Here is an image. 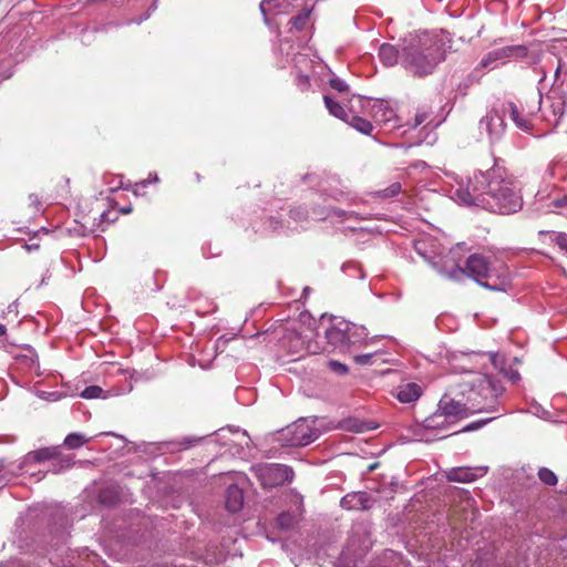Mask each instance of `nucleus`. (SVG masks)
Segmentation results:
<instances>
[{"mask_svg": "<svg viewBox=\"0 0 567 567\" xmlns=\"http://www.w3.org/2000/svg\"><path fill=\"white\" fill-rule=\"evenodd\" d=\"M296 84L301 91H307L310 86L309 76L306 74H298L296 78Z\"/></svg>", "mask_w": 567, "mask_h": 567, "instance_id": "32", "label": "nucleus"}, {"mask_svg": "<svg viewBox=\"0 0 567 567\" xmlns=\"http://www.w3.org/2000/svg\"><path fill=\"white\" fill-rule=\"evenodd\" d=\"M402 190V185L399 182L392 183L384 189L379 190L377 194L380 198L386 199L399 195Z\"/></svg>", "mask_w": 567, "mask_h": 567, "instance_id": "26", "label": "nucleus"}, {"mask_svg": "<svg viewBox=\"0 0 567 567\" xmlns=\"http://www.w3.org/2000/svg\"><path fill=\"white\" fill-rule=\"evenodd\" d=\"M310 17V10L305 9L298 16L293 17L290 22L293 28L298 31L302 30L306 27L307 21Z\"/></svg>", "mask_w": 567, "mask_h": 567, "instance_id": "27", "label": "nucleus"}, {"mask_svg": "<svg viewBox=\"0 0 567 567\" xmlns=\"http://www.w3.org/2000/svg\"><path fill=\"white\" fill-rule=\"evenodd\" d=\"M422 395V388L414 382L401 384L396 389V399L402 403L415 402Z\"/></svg>", "mask_w": 567, "mask_h": 567, "instance_id": "15", "label": "nucleus"}, {"mask_svg": "<svg viewBox=\"0 0 567 567\" xmlns=\"http://www.w3.org/2000/svg\"><path fill=\"white\" fill-rule=\"evenodd\" d=\"M29 200H30L31 205L35 206V208H37V209L39 208L40 200H39V198H38V196H37V195L31 194V195L29 196Z\"/></svg>", "mask_w": 567, "mask_h": 567, "instance_id": "43", "label": "nucleus"}, {"mask_svg": "<svg viewBox=\"0 0 567 567\" xmlns=\"http://www.w3.org/2000/svg\"><path fill=\"white\" fill-rule=\"evenodd\" d=\"M346 429L354 431V432H362V426L357 423L352 424L351 420L347 421Z\"/></svg>", "mask_w": 567, "mask_h": 567, "instance_id": "41", "label": "nucleus"}, {"mask_svg": "<svg viewBox=\"0 0 567 567\" xmlns=\"http://www.w3.org/2000/svg\"><path fill=\"white\" fill-rule=\"evenodd\" d=\"M244 504L243 491L235 484L230 485L226 489L225 506L228 512L237 513L241 509Z\"/></svg>", "mask_w": 567, "mask_h": 567, "instance_id": "16", "label": "nucleus"}, {"mask_svg": "<svg viewBox=\"0 0 567 567\" xmlns=\"http://www.w3.org/2000/svg\"><path fill=\"white\" fill-rule=\"evenodd\" d=\"M559 71H560V66L558 65V66L556 68V70H555V78H557V76H558Z\"/></svg>", "mask_w": 567, "mask_h": 567, "instance_id": "45", "label": "nucleus"}, {"mask_svg": "<svg viewBox=\"0 0 567 567\" xmlns=\"http://www.w3.org/2000/svg\"><path fill=\"white\" fill-rule=\"evenodd\" d=\"M341 506L346 509H365V497L363 493L348 494L341 499Z\"/></svg>", "mask_w": 567, "mask_h": 567, "instance_id": "18", "label": "nucleus"}, {"mask_svg": "<svg viewBox=\"0 0 567 567\" xmlns=\"http://www.w3.org/2000/svg\"><path fill=\"white\" fill-rule=\"evenodd\" d=\"M30 457H32L35 462H44L48 460H55L61 456V452L59 447H43L37 451L31 452Z\"/></svg>", "mask_w": 567, "mask_h": 567, "instance_id": "20", "label": "nucleus"}, {"mask_svg": "<svg viewBox=\"0 0 567 567\" xmlns=\"http://www.w3.org/2000/svg\"><path fill=\"white\" fill-rule=\"evenodd\" d=\"M481 131H485L492 142L498 141L505 133L506 124L504 116L496 112H491L480 122Z\"/></svg>", "mask_w": 567, "mask_h": 567, "instance_id": "10", "label": "nucleus"}, {"mask_svg": "<svg viewBox=\"0 0 567 567\" xmlns=\"http://www.w3.org/2000/svg\"><path fill=\"white\" fill-rule=\"evenodd\" d=\"M547 102H549V105L544 106L542 109L544 118L549 124L558 125V123L560 122V120L565 113L566 101L563 96H553V97H548Z\"/></svg>", "mask_w": 567, "mask_h": 567, "instance_id": "13", "label": "nucleus"}, {"mask_svg": "<svg viewBox=\"0 0 567 567\" xmlns=\"http://www.w3.org/2000/svg\"><path fill=\"white\" fill-rule=\"evenodd\" d=\"M504 375L509 379L512 382H516L519 380V373L513 369L504 370Z\"/></svg>", "mask_w": 567, "mask_h": 567, "instance_id": "35", "label": "nucleus"}, {"mask_svg": "<svg viewBox=\"0 0 567 567\" xmlns=\"http://www.w3.org/2000/svg\"><path fill=\"white\" fill-rule=\"evenodd\" d=\"M465 274L489 290L505 291L509 285L504 265L497 266L481 254L471 255L465 261V268L456 266L451 278L458 279Z\"/></svg>", "mask_w": 567, "mask_h": 567, "instance_id": "3", "label": "nucleus"}, {"mask_svg": "<svg viewBox=\"0 0 567 567\" xmlns=\"http://www.w3.org/2000/svg\"><path fill=\"white\" fill-rule=\"evenodd\" d=\"M553 241L564 251L567 252V234L558 233L555 234Z\"/></svg>", "mask_w": 567, "mask_h": 567, "instance_id": "30", "label": "nucleus"}, {"mask_svg": "<svg viewBox=\"0 0 567 567\" xmlns=\"http://www.w3.org/2000/svg\"><path fill=\"white\" fill-rule=\"evenodd\" d=\"M545 78H546V74L544 73L542 79H540V83H544L545 82Z\"/></svg>", "mask_w": 567, "mask_h": 567, "instance_id": "46", "label": "nucleus"}, {"mask_svg": "<svg viewBox=\"0 0 567 567\" xmlns=\"http://www.w3.org/2000/svg\"><path fill=\"white\" fill-rule=\"evenodd\" d=\"M298 522V517L289 512L279 514L276 519L277 527L285 532L291 530Z\"/></svg>", "mask_w": 567, "mask_h": 567, "instance_id": "22", "label": "nucleus"}, {"mask_svg": "<svg viewBox=\"0 0 567 567\" xmlns=\"http://www.w3.org/2000/svg\"><path fill=\"white\" fill-rule=\"evenodd\" d=\"M6 331H7L6 326L0 324V336L6 334Z\"/></svg>", "mask_w": 567, "mask_h": 567, "instance_id": "44", "label": "nucleus"}, {"mask_svg": "<svg viewBox=\"0 0 567 567\" xmlns=\"http://www.w3.org/2000/svg\"><path fill=\"white\" fill-rule=\"evenodd\" d=\"M380 60L386 66H393L399 61V51L389 43H383L379 49Z\"/></svg>", "mask_w": 567, "mask_h": 567, "instance_id": "17", "label": "nucleus"}, {"mask_svg": "<svg viewBox=\"0 0 567 567\" xmlns=\"http://www.w3.org/2000/svg\"><path fill=\"white\" fill-rule=\"evenodd\" d=\"M152 181H155V182L158 181L157 176L152 177Z\"/></svg>", "mask_w": 567, "mask_h": 567, "instance_id": "48", "label": "nucleus"}, {"mask_svg": "<svg viewBox=\"0 0 567 567\" xmlns=\"http://www.w3.org/2000/svg\"><path fill=\"white\" fill-rule=\"evenodd\" d=\"M441 40L429 33L412 39L401 52V63L411 73L424 76L433 72L444 61L445 51Z\"/></svg>", "mask_w": 567, "mask_h": 567, "instance_id": "2", "label": "nucleus"}, {"mask_svg": "<svg viewBox=\"0 0 567 567\" xmlns=\"http://www.w3.org/2000/svg\"><path fill=\"white\" fill-rule=\"evenodd\" d=\"M526 55H527V48L524 45L503 47V48L495 49V50L488 52L487 54H485L480 62V66L487 68L492 63L497 62V61H504V60L511 59V58L519 59V58H524Z\"/></svg>", "mask_w": 567, "mask_h": 567, "instance_id": "9", "label": "nucleus"}, {"mask_svg": "<svg viewBox=\"0 0 567 567\" xmlns=\"http://www.w3.org/2000/svg\"><path fill=\"white\" fill-rule=\"evenodd\" d=\"M477 388L480 394L489 402L488 408H492L496 399L502 394L503 386L499 381L493 379L489 375H482L478 379Z\"/></svg>", "mask_w": 567, "mask_h": 567, "instance_id": "11", "label": "nucleus"}, {"mask_svg": "<svg viewBox=\"0 0 567 567\" xmlns=\"http://www.w3.org/2000/svg\"><path fill=\"white\" fill-rule=\"evenodd\" d=\"M354 360L357 363L367 364L371 360V354L357 355Z\"/></svg>", "mask_w": 567, "mask_h": 567, "instance_id": "40", "label": "nucleus"}, {"mask_svg": "<svg viewBox=\"0 0 567 567\" xmlns=\"http://www.w3.org/2000/svg\"><path fill=\"white\" fill-rule=\"evenodd\" d=\"M538 477L545 485L548 486H555L558 482L556 474L547 467H540L538 470Z\"/></svg>", "mask_w": 567, "mask_h": 567, "instance_id": "25", "label": "nucleus"}, {"mask_svg": "<svg viewBox=\"0 0 567 567\" xmlns=\"http://www.w3.org/2000/svg\"><path fill=\"white\" fill-rule=\"evenodd\" d=\"M277 2L278 0H262L260 2L259 8L265 18L267 16V12L271 11L274 8L277 7Z\"/></svg>", "mask_w": 567, "mask_h": 567, "instance_id": "31", "label": "nucleus"}, {"mask_svg": "<svg viewBox=\"0 0 567 567\" xmlns=\"http://www.w3.org/2000/svg\"><path fill=\"white\" fill-rule=\"evenodd\" d=\"M359 102L378 124H386L396 116L394 110L383 100L359 99Z\"/></svg>", "mask_w": 567, "mask_h": 567, "instance_id": "8", "label": "nucleus"}, {"mask_svg": "<svg viewBox=\"0 0 567 567\" xmlns=\"http://www.w3.org/2000/svg\"><path fill=\"white\" fill-rule=\"evenodd\" d=\"M330 365H331V368H332L336 372H338V373H340V374H344V373H347V372H348V368H347L344 364L340 363V362L331 361V362H330Z\"/></svg>", "mask_w": 567, "mask_h": 567, "instance_id": "34", "label": "nucleus"}, {"mask_svg": "<svg viewBox=\"0 0 567 567\" xmlns=\"http://www.w3.org/2000/svg\"><path fill=\"white\" fill-rule=\"evenodd\" d=\"M470 414L471 410L464 403L455 401L449 395H443L437 404V410L423 421V427L442 431Z\"/></svg>", "mask_w": 567, "mask_h": 567, "instance_id": "4", "label": "nucleus"}, {"mask_svg": "<svg viewBox=\"0 0 567 567\" xmlns=\"http://www.w3.org/2000/svg\"><path fill=\"white\" fill-rule=\"evenodd\" d=\"M346 327L349 330V346L354 343H360L364 341L368 337L367 328L363 326H358L351 322L346 321Z\"/></svg>", "mask_w": 567, "mask_h": 567, "instance_id": "19", "label": "nucleus"}, {"mask_svg": "<svg viewBox=\"0 0 567 567\" xmlns=\"http://www.w3.org/2000/svg\"><path fill=\"white\" fill-rule=\"evenodd\" d=\"M551 204L554 207H567V194L555 198Z\"/></svg>", "mask_w": 567, "mask_h": 567, "instance_id": "36", "label": "nucleus"}, {"mask_svg": "<svg viewBox=\"0 0 567 567\" xmlns=\"http://www.w3.org/2000/svg\"><path fill=\"white\" fill-rule=\"evenodd\" d=\"M320 431L306 419H300L280 432L279 440L288 446H306L316 441Z\"/></svg>", "mask_w": 567, "mask_h": 567, "instance_id": "5", "label": "nucleus"}, {"mask_svg": "<svg viewBox=\"0 0 567 567\" xmlns=\"http://www.w3.org/2000/svg\"><path fill=\"white\" fill-rule=\"evenodd\" d=\"M487 467H455L447 472L450 482L471 483L486 474Z\"/></svg>", "mask_w": 567, "mask_h": 567, "instance_id": "12", "label": "nucleus"}, {"mask_svg": "<svg viewBox=\"0 0 567 567\" xmlns=\"http://www.w3.org/2000/svg\"><path fill=\"white\" fill-rule=\"evenodd\" d=\"M323 101H324L326 107L328 109V111L331 115L348 122V118H349L348 113L346 112V110L343 109V106L340 103L336 102L328 95L323 96Z\"/></svg>", "mask_w": 567, "mask_h": 567, "instance_id": "21", "label": "nucleus"}, {"mask_svg": "<svg viewBox=\"0 0 567 567\" xmlns=\"http://www.w3.org/2000/svg\"><path fill=\"white\" fill-rule=\"evenodd\" d=\"M348 123L354 130L365 135H370L373 130V125L371 124V122L361 116L352 115L350 118H348Z\"/></svg>", "mask_w": 567, "mask_h": 567, "instance_id": "23", "label": "nucleus"}, {"mask_svg": "<svg viewBox=\"0 0 567 567\" xmlns=\"http://www.w3.org/2000/svg\"><path fill=\"white\" fill-rule=\"evenodd\" d=\"M102 393V389L97 385H90L86 386L82 393L81 396L84 399H95L99 398Z\"/></svg>", "mask_w": 567, "mask_h": 567, "instance_id": "28", "label": "nucleus"}, {"mask_svg": "<svg viewBox=\"0 0 567 567\" xmlns=\"http://www.w3.org/2000/svg\"><path fill=\"white\" fill-rule=\"evenodd\" d=\"M542 97L537 101H533V105L526 101L525 104L519 102H506L503 105V116H509L515 125L522 131H529L533 127L532 118L537 111L540 110Z\"/></svg>", "mask_w": 567, "mask_h": 567, "instance_id": "6", "label": "nucleus"}, {"mask_svg": "<svg viewBox=\"0 0 567 567\" xmlns=\"http://www.w3.org/2000/svg\"><path fill=\"white\" fill-rule=\"evenodd\" d=\"M258 477L265 487H275L290 482L293 477L292 470L282 464H270L258 470Z\"/></svg>", "mask_w": 567, "mask_h": 567, "instance_id": "7", "label": "nucleus"}, {"mask_svg": "<svg viewBox=\"0 0 567 567\" xmlns=\"http://www.w3.org/2000/svg\"><path fill=\"white\" fill-rule=\"evenodd\" d=\"M61 462V466L59 468L53 470L55 473H59L62 468H69L72 465L69 458H62Z\"/></svg>", "mask_w": 567, "mask_h": 567, "instance_id": "42", "label": "nucleus"}, {"mask_svg": "<svg viewBox=\"0 0 567 567\" xmlns=\"http://www.w3.org/2000/svg\"><path fill=\"white\" fill-rule=\"evenodd\" d=\"M8 472L6 471V463L3 460H0V481L8 480Z\"/></svg>", "mask_w": 567, "mask_h": 567, "instance_id": "38", "label": "nucleus"}, {"mask_svg": "<svg viewBox=\"0 0 567 567\" xmlns=\"http://www.w3.org/2000/svg\"><path fill=\"white\" fill-rule=\"evenodd\" d=\"M329 84L338 92H346L348 90V84L339 78H331Z\"/></svg>", "mask_w": 567, "mask_h": 567, "instance_id": "29", "label": "nucleus"}, {"mask_svg": "<svg viewBox=\"0 0 567 567\" xmlns=\"http://www.w3.org/2000/svg\"><path fill=\"white\" fill-rule=\"evenodd\" d=\"M152 181H155V182L158 181L157 176L152 177Z\"/></svg>", "mask_w": 567, "mask_h": 567, "instance_id": "47", "label": "nucleus"}, {"mask_svg": "<svg viewBox=\"0 0 567 567\" xmlns=\"http://www.w3.org/2000/svg\"><path fill=\"white\" fill-rule=\"evenodd\" d=\"M346 327V321H341L338 324L331 327L326 331V338L328 342L336 349L341 351L349 348V330Z\"/></svg>", "mask_w": 567, "mask_h": 567, "instance_id": "14", "label": "nucleus"}, {"mask_svg": "<svg viewBox=\"0 0 567 567\" xmlns=\"http://www.w3.org/2000/svg\"><path fill=\"white\" fill-rule=\"evenodd\" d=\"M142 185H143V186H146V185H147V182H146V181L142 182Z\"/></svg>", "mask_w": 567, "mask_h": 567, "instance_id": "49", "label": "nucleus"}, {"mask_svg": "<svg viewBox=\"0 0 567 567\" xmlns=\"http://www.w3.org/2000/svg\"><path fill=\"white\" fill-rule=\"evenodd\" d=\"M453 197L461 204L498 214L516 213L523 205L518 182L498 164L460 183Z\"/></svg>", "mask_w": 567, "mask_h": 567, "instance_id": "1", "label": "nucleus"}, {"mask_svg": "<svg viewBox=\"0 0 567 567\" xmlns=\"http://www.w3.org/2000/svg\"><path fill=\"white\" fill-rule=\"evenodd\" d=\"M426 117L427 116L425 113L416 114L414 117L413 127H417L419 125H421L426 120Z\"/></svg>", "mask_w": 567, "mask_h": 567, "instance_id": "39", "label": "nucleus"}, {"mask_svg": "<svg viewBox=\"0 0 567 567\" xmlns=\"http://www.w3.org/2000/svg\"><path fill=\"white\" fill-rule=\"evenodd\" d=\"M89 440L84 437V435L80 433H70L64 439V446H66L70 450H75L84 445Z\"/></svg>", "mask_w": 567, "mask_h": 567, "instance_id": "24", "label": "nucleus"}, {"mask_svg": "<svg viewBox=\"0 0 567 567\" xmlns=\"http://www.w3.org/2000/svg\"><path fill=\"white\" fill-rule=\"evenodd\" d=\"M486 422H487V420H485V421H480V422H474V423H472V424L467 425L466 427H464L462 431H463V432H466V431L477 430V429H480L482 425H484Z\"/></svg>", "mask_w": 567, "mask_h": 567, "instance_id": "37", "label": "nucleus"}, {"mask_svg": "<svg viewBox=\"0 0 567 567\" xmlns=\"http://www.w3.org/2000/svg\"><path fill=\"white\" fill-rule=\"evenodd\" d=\"M491 358V362L492 364L496 368V369H499V371L503 373L504 372V368H503V363H504V360L501 355L496 354V353H491L489 355Z\"/></svg>", "mask_w": 567, "mask_h": 567, "instance_id": "33", "label": "nucleus"}]
</instances>
